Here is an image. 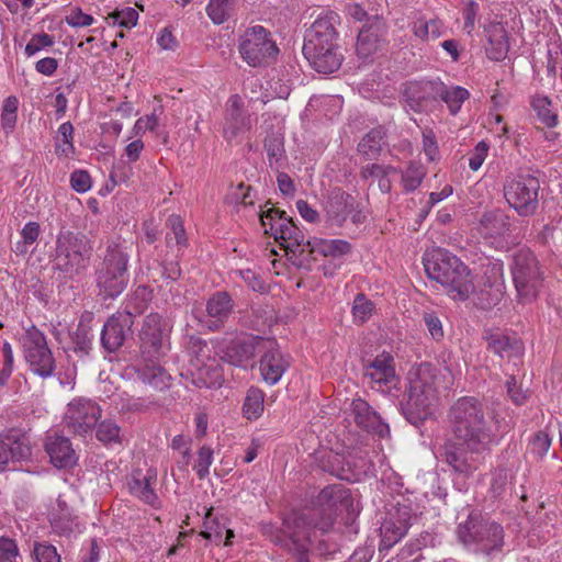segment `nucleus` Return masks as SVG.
Here are the masks:
<instances>
[{"instance_id": "f257e3e1", "label": "nucleus", "mask_w": 562, "mask_h": 562, "mask_svg": "<svg viewBox=\"0 0 562 562\" xmlns=\"http://www.w3.org/2000/svg\"><path fill=\"white\" fill-rule=\"evenodd\" d=\"M492 422L499 423L495 411L474 396H462L450 406L451 436L443 446V458L459 475L471 476L496 443Z\"/></svg>"}, {"instance_id": "f03ea898", "label": "nucleus", "mask_w": 562, "mask_h": 562, "mask_svg": "<svg viewBox=\"0 0 562 562\" xmlns=\"http://www.w3.org/2000/svg\"><path fill=\"white\" fill-rule=\"evenodd\" d=\"M314 506L288 515L282 526L271 535V541L285 549L296 562H310L312 532H328L334 526L337 512H345L351 521L359 513L350 490L341 483L325 486L315 497Z\"/></svg>"}, {"instance_id": "7ed1b4c3", "label": "nucleus", "mask_w": 562, "mask_h": 562, "mask_svg": "<svg viewBox=\"0 0 562 562\" xmlns=\"http://www.w3.org/2000/svg\"><path fill=\"white\" fill-rule=\"evenodd\" d=\"M437 373L438 370L429 362L413 367L407 373L408 385L400 406L405 418L414 426L434 413L438 401Z\"/></svg>"}, {"instance_id": "20e7f679", "label": "nucleus", "mask_w": 562, "mask_h": 562, "mask_svg": "<svg viewBox=\"0 0 562 562\" xmlns=\"http://www.w3.org/2000/svg\"><path fill=\"white\" fill-rule=\"evenodd\" d=\"M337 19L336 13L328 12L319 16L306 32L302 52L317 72L331 74L341 65L342 55L339 52L338 34L335 29Z\"/></svg>"}, {"instance_id": "39448f33", "label": "nucleus", "mask_w": 562, "mask_h": 562, "mask_svg": "<svg viewBox=\"0 0 562 562\" xmlns=\"http://www.w3.org/2000/svg\"><path fill=\"white\" fill-rule=\"evenodd\" d=\"M424 267L428 278L440 283L453 300L465 301L475 293L471 271L449 251L438 248L427 254Z\"/></svg>"}, {"instance_id": "423d86ee", "label": "nucleus", "mask_w": 562, "mask_h": 562, "mask_svg": "<svg viewBox=\"0 0 562 562\" xmlns=\"http://www.w3.org/2000/svg\"><path fill=\"white\" fill-rule=\"evenodd\" d=\"M171 326L157 313H150L143 322V355L144 348L150 358H158L167 348ZM171 376L153 359L143 367V385L148 391H164L169 386Z\"/></svg>"}, {"instance_id": "0eeeda50", "label": "nucleus", "mask_w": 562, "mask_h": 562, "mask_svg": "<svg viewBox=\"0 0 562 562\" xmlns=\"http://www.w3.org/2000/svg\"><path fill=\"white\" fill-rule=\"evenodd\" d=\"M93 241L81 232L60 229L56 237L53 267L66 279L82 274L91 263Z\"/></svg>"}, {"instance_id": "6e6552de", "label": "nucleus", "mask_w": 562, "mask_h": 562, "mask_svg": "<svg viewBox=\"0 0 562 562\" xmlns=\"http://www.w3.org/2000/svg\"><path fill=\"white\" fill-rule=\"evenodd\" d=\"M457 535L465 547L477 553L495 555L501 553L504 547L503 527L484 519L479 512H471L467 520L459 524Z\"/></svg>"}, {"instance_id": "1a4fd4ad", "label": "nucleus", "mask_w": 562, "mask_h": 562, "mask_svg": "<svg viewBox=\"0 0 562 562\" xmlns=\"http://www.w3.org/2000/svg\"><path fill=\"white\" fill-rule=\"evenodd\" d=\"M127 255L116 245H109L95 270V282L101 295L113 299L127 285Z\"/></svg>"}, {"instance_id": "9d476101", "label": "nucleus", "mask_w": 562, "mask_h": 562, "mask_svg": "<svg viewBox=\"0 0 562 562\" xmlns=\"http://www.w3.org/2000/svg\"><path fill=\"white\" fill-rule=\"evenodd\" d=\"M541 182L531 173L506 179L503 194L508 205L521 217L533 216L539 209Z\"/></svg>"}, {"instance_id": "9b49d317", "label": "nucleus", "mask_w": 562, "mask_h": 562, "mask_svg": "<svg viewBox=\"0 0 562 562\" xmlns=\"http://www.w3.org/2000/svg\"><path fill=\"white\" fill-rule=\"evenodd\" d=\"M241 58L251 67L268 66L276 60L279 48L271 33L261 25L247 27L238 40Z\"/></svg>"}, {"instance_id": "f8f14e48", "label": "nucleus", "mask_w": 562, "mask_h": 562, "mask_svg": "<svg viewBox=\"0 0 562 562\" xmlns=\"http://www.w3.org/2000/svg\"><path fill=\"white\" fill-rule=\"evenodd\" d=\"M512 273L519 297L524 302L535 300L542 282V272L537 257L530 249L521 248L515 252Z\"/></svg>"}, {"instance_id": "ddd939ff", "label": "nucleus", "mask_w": 562, "mask_h": 562, "mask_svg": "<svg viewBox=\"0 0 562 562\" xmlns=\"http://www.w3.org/2000/svg\"><path fill=\"white\" fill-rule=\"evenodd\" d=\"M24 359L30 370L43 378H49L56 370V361L47 345L45 335L35 326L29 327L22 337Z\"/></svg>"}, {"instance_id": "4468645a", "label": "nucleus", "mask_w": 562, "mask_h": 562, "mask_svg": "<svg viewBox=\"0 0 562 562\" xmlns=\"http://www.w3.org/2000/svg\"><path fill=\"white\" fill-rule=\"evenodd\" d=\"M101 413V407L93 401L75 398L67 406L64 423L70 432L82 436L95 427Z\"/></svg>"}, {"instance_id": "2eb2a0df", "label": "nucleus", "mask_w": 562, "mask_h": 562, "mask_svg": "<svg viewBox=\"0 0 562 562\" xmlns=\"http://www.w3.org/2000/svg\"><path fill=\"white\" fill-rule=\"evenodd\" d=\"M502 274L503 265L499 261H487L481 266L480 274L474 281L475 293H471L480 308L490 310L496 305L501 290L494 288L498 285Z\"/></svg>"}, {"instance_id": "dca6fc26", "label": "nucleus", "mask_w": 562, "mask_h": 562, "mask_svg": "<svg viewBox=\"0 0 562 562\" xmlns=\"http://www.w3.org/2000/svg\"><path fill=\"white\" fill-rule=\"evenodd\" d=\"M441 93V81L427 80L407 83L403 97L411 110L422 113L432 110Z\"/></svg>"}, {"instance_id": "f3484780", "label": "nucleus", "mask_w": 562, "mask_h": 562, "mask_svg": "<svg viewBox=\"0 0 562 562\" xmlns=\"http://www.w3.org/2000/svg\"><path fill=\"white\" fill-rule=\"evenodd\" d=\"M347 412L359 429L380 438L390 434L389 425L367 401L360 397L353 398Z\"/></svg>"}, {"instance_id": "a211bd4d", "label": "nucleus", "mask_w": 562, "mask_h": 562, "mask_svg": "<svg viewBox=\"0 0 562 562\" xmlns=\"http://www.w3.org/2000/svg\"><path fill=\"white\" fill-rule=\"evenodd\" d=\"M234 311V301L225 291L212 294L206 301L204 317L194 315L195 319L211 331H218L224 328L226 322Z\"/></svg>"}, {"instance_id": "6ab92c4d", "label": "nucleus", "mask_w": 562, "mask_h": 562, "mask_svg": "<svg viewBox=\"0 0 562 562\" xmlns=\"http://www.w3.org/2000/svg\"><path fill=\"white\" fill-rule=\"evenodd\" d=\"M387 27L385 21L378 16L368 18L359 31L356 50L360 58H368L379 50L386 42Z\"/></svg>"}, {"instance_id": "aec40b11", "label": "nucleus", "mask_w": 562, "mask_h": 562, "mask_svg": "<svg viewBox=\"0 0 562 562\" xmlns=\"http://www.w3.org/2000/svg\"><path fill=\"white\" fill-rule=\"evenodd\" d=\"M259 352H263L260 359L263 380L271 385L276 384L289 367V359L281 352L274 339L262 338Z\"/></svg>"}, {"instance_id": "412c9836", "label": "nucleus", "mask_w": 562, "mask_h": 562, "mask_svg": "<svg viewBox=\"0 0 562 562\" xmlns=\"http://www.w3.org/2000/svg\"><path fill=\"white\" fill-rule=\"evenodd\" d=\"M363 378L369 380L373 389L380 391H384V386H394L397 383V376L393 357L389 352L378 355L363 366Z\"/></svg>"}, {"instance_id": "4be33fe9", "label": "nucleus", "mask_w": 562, "mask_h": 562, "mask_svg": "<svg viewBox=\"0 0 562 562\" xmlns=\"http://www.w3.org/2000/svg\"><path fill=\"white\" fill-rule=\"evenodd\" d=\"M133 323V315L128 312L110 317L101 331L102 347L109 352L116 351L131 335Z\"/></svg>"}, {"instance_id": "5701e85b", "label": "nucleus", "mask_w": 562, "mask_h": 562, "mask_svg": "<svg viewBox=\"0 0 562 562\" xmlns=\"http://www.w3.org/2000/svg\"><path fill=\"white\" fill-rule=\"evenodd\" d=\"M249 128L250 119L244 110V102L238 94H234L227 101L223 126L224 138L229 143L238 140Z\"/></svg>"}, {"instance_id": "b1692460", "label": "nucleus", "mask_w": 562, "mask_h": 562, "mask_svg": "<svg viewBox=\"0 0 562 562\" xmlns=\"http://www.w3.org/2000/svg\"><path fill=\"white\" fill-rule=\"evenodd\" d=\"M483 339L486 341L487 349L502 359H519L525 350L524 344L519 338L498 329H485Z\"/></svg>"}, {"instance_id": "393cba45", "label": "nucleus", "mask_w": 562, "mask_h": 562, "mask_svg": "<svg viewBox=\"0 0 562 562\" xmlns=\"http://www.w3.org/2000/svg\"><path fill=\"white\" fill-rule=\"evenodd\" d=\"M262 337L245 336L233 339L223 350L222 359L229 364L245 368L259 352Z\"/></svg>"}, {"instance_id": "a878e982", "label": "nucleus", "mask_w": 562, "mask_h": 562, "mask_svg": "<svg viewBox=\"0 0 562 562\" xmlns=\"http://www.w3.org/2000/svg\"><path fill=\"white\" fill-rule=\"evenodd\" d=\"M271 236L286 250L300 255L307 254V245L303 232L295 225L291 217L281 220L280 225L271 224Z\"/></svg>"}, {"instance_id": "bb28decb", "label": "nucleus", "mask_w": 562, "mask_h": 562, "mask_svg": "<svg viewBox=\"0 0 562 562\" xmlns=\"http://www.w3.org/2000/svg\"><path fill=\"white\" fill-rule=\"evenodd\" d=\"M44 448L50 462L59 469L72 467L76 461V452L70 440L58 432L48 434L45 438Z\"/></svg>"}, {"instance_id": "cd10ccee", "label": "nucleus", "mask_w": 562, "mask_h": 562, "mask_svg": "<svg viewBox=\"0 0 562 562\" xmlns=\"http://www.w3.org/2000/svg\"><path fill=\"white\" fill-rule=\"evenodd\" d=\"M355 204L356 200L351 194L340 188H335L329 193L326 212L330 220L341 224L355 211Z\"/></svg>"}, {"instance_id": "c85d7f7f", "label": "nucleus", "mask_w": 562, "mask_h": 562, "mask_svg": "<svg viewBox=\"0 0 562 562\" xmlns=\"http://www.w3.org/2000/svg\"><path fill=\"white\" fill-rule=\"evenodd\" d=\"M479 229L485 237L505 236L510 231V218L499 209L486 211L480 220Z\"/></svg>"}, {"instance_id": "c756f323", "label": "nucleus", "mask_w": 562, "mask_h": 562, "mask_svg": "<svg viewBox=\"0 0 562 562\" xmlns=\"http://www.w3.org/2000/svg\"><path fill=\"white\" fill-rule=\"evenodd\" d=\"M485 32L488 40L486 47L488 58L496 61L503 60L509 50L508 35L504 25L499 22H492L486 26Z\"/></svg>"}, {"instance_id": "7c9ffc66", "label": "nucleus", "mask_w": 562, "mask_h": 562, "mask_svg": "<svg viewBox=\"0 0 562 562\" xmlns=\"http://www.w3.org/2000/svg\"><path fill=\"white\" fill-rule=\"evenodd\" d=\"M31 456V447L29 439L24 436L20 438L7 437L0 439V471L10 461H21Z\"/></svg>"}, {"instance_id": "2f4dec72", "label": "nucleus", "mask_w": 562, "mask_h": 562, "mask_svg": "<svg viewBox=\"0 0 562 562\" xmlns=\"http://www.w3.org/2000/svg\"><path fill=\"white\" fill-rule=\"evenodd\" d=\"M307 255L313 259H316L317 255L324 257H340L347 255L351 250V245L342 239H323V238H311L306 241Z\"/></svg>"}, {"instance_id": "473e14b6", "label": "nucleus", "mask_w": 562, "mask_h": 562, "mask_svg": "<svg viewBox=\"0 0 562 562\" xmlns=\"http://www.w3.org/2000/svg\"><path fill=\"white\" fill-rule=\"evenodd\" d=\"M411 518L412 517L405 507L403 512H400V518L397 522L390 519L383 524L381 528V547L383 549L392 548L407 533L411 526Z\"/></svg>"}, {"instance_id": "72a5a7b5", "label": "nucleus", "mask_w": 562, "mask_h": 562, "mask_svg": "<svg viewBox=\"0 0 562 562\" xmlns=\"http://www.w3.org/2000/svg\"><path fill=\"white\" fill-rule=\"evenodd\" d=\"M386 131L378 126L369 131L358 144V153L366 160H375L380 157L383 146L386 145Z\"/></svg>"}, {"instance_id": "f704fd0d", "label": "nucleus", "mask_w": 562, "mask_h": 562, "mask_svg": "<svg viewBox=\"0 0 562 562\" xmlns=\"http://www.w3.org/2000/svg\"><path fill=\"white\" fill-rule=\"evenodd\" d=\"M193 368H195L196 372L192 381L198 387L211 389L221 386L223 374L216 359L206 361V363H199Z\"/></svg>"}, {"instance_id": "c9c22d12", "label": "nucleus", "mask_w": 562, "mask_h": 562, "mask_svg": "<svg viewBox=\"0 0 562 562\" xmlns=\"http://www.w3.org/2000/svg\"><path fill=\"white\" fill-rule=\"evenodd\" d=\"M323 470L329 474L346 481H353L356 474L351 468L350 461L338 453H330L323 461Z\"/></svg>"}, {"instance_id": "e433bc0d", "label": "nucleus", "mask_w": 562, "mask_h": 562, "mask_svg": "<svg viewBox=\"0 0 562 562\" xmlns=\"http://www.w3.org/2000/svg\"><path fill=\"white\" fill-rule=\"evenodd\" d=\"M91 314L82 315L76 331L71 336L72 344L75 345V352L81 356H88L92 348L93 335L90 331V327L85 324V321H90Z\"/></svg>"}, {"instance_id": "4c0bfd02", "label": "nucleus", "mask_w": 562, "mask_h": 562, "mask_svg": "<svg viewBox=\"0 0 562 562\" xmlns=\"http://www.w3.org/2000/svg\"><path fill=\"white\" fill-rule=\"evenodd\" d=\"M188 350L192 356V367L198 366L199 363H206V361L215 359L213 347L210 346L206 340L198 336H190Z\"/></svg>"}, {"instance_id": "58836bf2", "label": "nucleus", "mask_w": 562, "mask_h": 562, "mask_svg": "<svg viewBox=\"0 0 562 562\" xmlns=\"http://www.w3.org/2000/svg\"><path fill=\"white\" fill-rule=\"evenodd\" d=\"M530 105L543 125L554 127L558 124V114L552 110V103L548 97L536 95L532 98Z\"/></svg>"}, {"instance_id": "ea45409f", "label": "nucleus", "mask_w": 562, "mask_h": 562, "mask_svg": "<svg viewBox=\"0 0 562 562\" xmlns=\"http://www.w3.org/2000/svg\"><path fill=\"white\" fill-rule=\"evenodd\" d=\"M237 0H210L206 7L209 18L215 24H223L234 13Z\"/></svg>"}, {"instance_id": "a19ab883", "label": "nucleus", "mask_w": 562, "mask_h": 562, "mask_svg": "<svg viewBox=\"0 0 562 562\" xmlns=\"http://www.w3.org/2000/svg\"><path fill=\"white\" fill-rule=\"evenodd\" d=\"M427 173L426 168L417 161H411L402 171V183L406 192L415 191L423 182Z\"/></svg>"}, {"instance_id": "79ce46f5", "label": "nucleus", "mask_w": 562, "mask_h": 562, "mask_svg": "<svg viewBox=\"0 0 562 562\" xmlns=\"http://www.w3.org/2000/svg\"><path fill=\"white\" fill-rule=\"evenodd\" d=\"M247 419H257L263 412V393L259 389H249L243 405Z\"/></svg>"}, {"instance_id": "37998d69", "label": "nucleus", "mask_w": 562, "mask_h": 562, "mask_svg": "<svg viewBox=\"0 0 562 562\" xmlns=\"http://www.w3.org/2000/svg\"><path fill=\"white\" fill-rule=\"evenodd\" d=\"M469 91L462 87H453L448 89L442 83V93L439 94L441 99L449 108L452 114H457L461 109L462 103L469 98Z\"/></svg>"}, {"instance_id": "c03bdc74", "label": "nucleus", "mask_w": 562, "mask_h": 562, "mask_svg": "<svg viewBox=\"0 0 562 562\" xmlns=\"http://www.w3.org/2000/svg\"><path fill=\"white\" fill-rule=\"evenodd\" d=\"M212 508H210L205 515L203 527L204 529L200 532L204 539L218 546L222 543L225 525L221 524L216 518H211Z\"/></svg>"}, {"instance_id": "a18cd8bd", "label": "nucleus", "mask_w": 562, "mask_h": 562, "mask_svg": "<svg viewBox=\"0 0 562 562\" xmlns=\"http://www.w3.org/2000/svg\"><path fill=\"white\" fill-rule=\"evenodd\" d=\"M265 149L271 167L278 165L284 157V139L281 135L270 134L265 139Z\"/></svg>"}, {"instance_id": "49530a36", "label": "nucleus", "mask_w": 562, "mask_h": 562, "mask_svg": "<svg viewBox=\"0 0 562 562\" xmlns=\"http://www.w3.org/2000/svg\"><path fill=\"white\" fill-rule=\"evenodd\" d=\"M162 114H164V106L160 103V100L155 98L153 111L150 114L146 115L145 128L149 132L155 133L157 137L161 138L162 144H166L168 140V135L164 131L159 130L160 120H161Z\"/></svg>"}, {"instance_id": "de8ad7c7", "label": "nucleus", "mask_w": 562, "mask_h": 562, "mask_svg": "<svg viewBox=\"0 0 562 562\" xmlns=\"http://www.w3.org/2000/svg\"><path fill=\"white\" fill-rule=\"evenodd\" d=\"M374 310V304L368 300L364 294L359 293L356 295L352 305V316L357 324H363L369 319Z\"/></svg>"}, {"instance_id": "09e8293b", "label": "nucleus", "mask_w": 562, "mask_h": 562, "mask_svg": "<svg viewBox=\"0 0 562 562\" xmlns=\"http://www.w3.org/2000/svg\"><path fill=\"white\" fill-rule=\"evenodd\" d=\"M106 20L112 21L114 25L131 29L137 24L138 12L136 9L127 7L122 10H114L108 15Z\"/></svg>"}, {"instance_id": "8fccbe9b", "label": "nucleus", "mask_w": 562, "mask_h": 562, "mask_svg": "<svg viewBox=\"0 0 562 562\" xmlns=\"http://www.w3.org/2000/svg\"><path fill=\"white\" fill-rule=\"evenodd\" d=\"M440 29L441 23L438 20H419L414 24L413 32L415 36L422 40H428L429 37L436 40L441 35Z\"/></svg>"}, {"instance_id": "3c124183", "label": "nucleus", "mask_w": 562, "mask_h": 562, "mask_svg": "<svg viewBox=\"0 0 562 562\" xmlns=\"http://www.w3.org/2000/svg\"><path fill=\"white\" fill-rule=\"evenodd\" d=\"M550 447L551 438L543 430L535 432L529 441L530 452L539 460H542L544 458Z\"/></svg>"}, {"instance_id": "603ef678", "label": "nucleus", "mask_w": 562, "mask_h": 562, "mask_svg": "<svg viewBox=\"0 0 562 562\" xmlns=\"http://www.w3.org/2000/svg\"><path fill=\"white\" fill-rule=\"evenodd\" d=\"M95 437L104 445L119 442L120 427L112 420H103L97 428Z\"/></svg>"}, {"instance_id": "864d4df0", "label": "nucleus", "mask_w": 562, "mask_h": 562, "mask_svg": "<svg viewBox=\"0 0 562 562\" xmlns=\"http://www.w3.org/2000/svg\"><path fill=\"white\" fill-rule=\"evenodd\" d=\"M0 562H22L14 539L4 536L0 537Z\"/></svg>"}, {"instance_id": "5fc2aeb1", "label": "nucleus", "mask_w": 562, "mask_h": 562, "mask_svg": "<svg viewBox=\"0 0 562 562\" xmlns=\"http://www.w3.org/2000/svg\"><path fill=\"white\" fill-rule=\"evenodd\" d=\"M50 526L60 536H69L72 532L74 519L71 513L50 514Z\"/></svg>"}, {"instance_id": "6e6d98bb", "label": "nucleus", "mask_w": 562, "mask_h": 562, "mask_svg": "<svg viewBox=\"0 0 562 562\" xmlns=\"http://www.w3.org/2000/svg\"><path fill=\"white\" fill-rule=\"evenodd\" d=\"M169 226L171 228V233L167 235V241H175L177 246L180 248L187 245L186 231L183 227V223L179 216H170L168 220Z\"/></svg>"}, {"instance_id": "4d7b16f0", "label": "nucleus", "mask_w": 562, "mask_h": 562, "mask_svg": "<svg viewBox=\"0 0 562 562\" xmlns=\"http://www.w3.org/2000/svg\"><path fill=\"white\" fill-rule=\"evenodd\" d=\"M288 216L284 211H281L274 206L269 207L266 211H262L260 214V222L265 227V233L271 235V224L280 225L281 220H286Z\"/></svg>"}, {"instance_id": "13d9d810", "label": "nucleus", "mask_w": 562, "mask_h": 562, "mask_svg": "<svg viewBox=\"0 0 562 562\" xmlns=\"http://www.w3.org/2000/svg\"><path fill=\"white\" fill-rule=\"evenodd\" d=\"M397 168L391 166V165H379V164H371L367 165L361 168L360 170V177L363 180H367L369 178H383V175H394L397 173Z\"/></svg>"}, {"instance_id": "bf43d9fd", "label": "nucleus", "mask_w": 562, "mask_h": 562, "mask_svg": "<svg viewBox=\"0 0 562 562\" xmlns=\"http://www.w3.org/2000/svg\"><path fill=\"white\" fill-rule=\"evenodd\" d=\"M213 462V450L203 446L198 452V461L194 465L199 479H204L209 474V469Z\"/></svg>"}, {"instance_id": "052dcab7", "label": "nucleus", "mask_w": 562, "mask_h": 562, "mask_svg": "<svg viewBox=\"0 0 562 562\" xmlns=\"http://www.w3.org/2000/svg\"><path fill=\"white\" fill-rule=\"evenodd\" d=\"M33 553L37 562H61L56 548L48 543H35Z\"/></svg>"}, {"instance_id": "680f3d73", "label": "nucleus", "mask_w": 562, "mask_h": 562, "mask_svg": "<svg viewBox=\"0 0 562 562\" xmlns=\"http://www.w3.org/2000/svg\"><path fill=\"white\" fill-rule=\"evenodd\" d=\"M52 45H54L53 36L46 33L34 34L25 46V54L27 56H32L42 48L49 47Z\"/></svg>"}, {"instance_id": "e2e57ef3", "label": "nucleus", "mask_w": 562, "mask_h": 562, "mask_svg": "<svg viewBox=\"0 0 562 562\" xmlns=\"http://www.w3.org/2000/svg\"><path fill=\"white\" fill-rule=\"evenodd\" d=\"M65 21L72 27H82L90 26L94 19L92 15L83 13L80 8H75L69 15H66Z\"/></svg>"}, {"instance_id": "0e129e2a", "label": "nucleus", "mask_w": 562, "mask_h": 562, "mask_svg": "<svg viewBox=\"0 0 562 562\" xmlns=\"http://www.w3.org/2000/svg\"><path fill=\"white\" fill-rule=\"evenodd\" d=\"M71 188L77 192H86L91 188V178L87 171L77 170L70 176Z\"/></svg>"}, {"instance_id": "69168bd1", "label": "nucleus", "mask_w": 562, "mask_h": 562, "mask_svg": "<svg viewBox=\"0 0 562 562\" xmlns=\"http://www.w3.org/2000/svg\"><path fill=\"white\" fill-rule=\"evenodd\" d=\"M238 274L251 290L260 292L266 290V284L260 274L251 269L239 270Z\"/></svg>"}, {"instance_id": "338daca9", "label": "nucleus", "mask_w": 562, "mask_h": 562, "mask_svg": "<svg viewBox=\"0 0 562 562\" xmlns=\"http://www.w3.org/2000/svg\"><path fill=\"white\" fill-rule=\"evenodd\" d=\"M425 325L430 334V336L440 340L443 337L442 324L439 317L435 313H425L424 314Z\"/></svg>"}, {"instance_id": "774afa93", "label": "nucleus", "mask_w": 562, "mask_h": 562, "mask_svg": "<svg viewBox=\"0 0 562 562\" xmlns=\"http://www.w3.org/2000/svg\"><path fill=\"white\" fill-rule=\"evenodd\" d=\"M488 150V145L485 142H480L475 148L472 156L469 158V166L473 171H476L482 166L483 161L486 158Z\"/></svg>"}]
</instances>
